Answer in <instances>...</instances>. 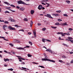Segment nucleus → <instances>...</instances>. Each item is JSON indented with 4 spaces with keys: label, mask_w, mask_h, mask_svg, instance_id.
Returning a JSON list of instances; mask_svg holds the SVG:
<instances>
[{
    "label": "nucleus",
    "mask_w": 73,
    "mask_h": 73,
    "mask_svg": "<svg viewBox=\"0 0 73 73\" xmlns=\"http://www.w3.org/2000/svg\"><path fill=\"white\" fill-rule=\"evenodd\" d=\"M42 42H43L45 43V40H46L45 39L42 38Z\"/></svg>",
    "instance_id": "nucleus-17"
},
{
    "label": "nucleus",
    "mask_w": 73,
    "mask_h": 73,
    "mask_svg": "<svg viewBox=\"0 0 73 73\" xmlns=\"http://www.w3.org/2000/svg\"><path fill=\"white\" fill-rule=\"evenodd\" d=\"M59 61L60 62H63V61H62V60H59Z\"/></svg>",
    "instance_id": "nucleus-40"
},
{
    "label": "nucleus",
    "mask_w": 73,
    "mask_h": 73,
    "mask_svg": "<svg viewBox=\"0 0 73 73\" xmlns=\"http://www.w3.org/2000/svg\"><path fill=\"white\" fill-rule=\"evenodd\" d=\"M58 21H62V20L60 19H58Z\"/></svg>",
    "instance_id": "nucleus-52"
},
{
    "label": "nucleus",
    "mask_w": 73,
    "mask_h": 73,
    "mask_svg": "<svg viewBox=\"0 0 73 73\" xmlns=\"http://www.w3.org/2000/svg\"><path fill=\"white\" fill-rule=\"evenodd\" d=\"M9 10L10 11H12V12H15V11H14L13 10H12L11 9H9Z\"/></svg>",
    "instance_id": "nucleus-49"
},
{
    "label": "nucleus",
    "mask_w": 73,
    "mask_h": 73,
    "mask_svg": "<svg viewBox=\"0 0 73 73\" xmlns=\"http://www.w3.org/2000/svg\"><path fill=\"white\" fill-rule=\"evenodd\" d=\"M66 2L68 3V4H69L70 3V1H66Z\"/></svg>",
    "instance_id": "nucleus-19"
},
{
    "label": "nucleus",
    "mask_w": 73,
    "mask_h": 73,
    "mask_svg": "<svg viewBox=\"0 0 73 73\" xmlns=\"http://www.w3.org/2000/svg\"><path fill=\"white\" fill-rule=\"evenodd\" d=\"M28 56V57H32V55H31L30 54H27Z\"/></svg>",
    "instance_id": "nucleus-23"
},
{
    "label": "nucleus",
    "mask_w": 73,
    "mask_h": 73,
    "mask_svg": "<svg viewBox=\"0 0 73 73\" xmlns=\"http://www.w3.org/2000/svg\"><path fill=\"white\" fill-rule=\"evenodd\" d=\"M23 20H24V21H28V19H27V18H24Z\"/></svg>",
    "instance_id": "nucleus-20"
},
{
    "label": "nucleus",
    "mask_w": 73,
    "mask_h": 73,
    "mask_svg": "<svg viewBox=\"0 0 73 73\" xmlns=\"http://www.w3.org/2000/svg\"><path fill=\"white\" fill-rule=\"evenodd\" d=\"M46 52H50L51 53H53V51H52V50L50 48H48L46 50Z\"/></svg>",
    "instance_id": "nucleus-4"
},
{
    "label": "nucleus",
    "mask_w": 73,
    "mask_h": 73,
    "mask_svg": "<svg viewBox=\"0 0 73 73\" xmlns=\"http://www.w3.org/2000/svg\"><path fill=\"white\" fill-rule=\"evenodd\" d=\"M19 31H22V32H24V30L23 29H21L19 30Z\"/></svg>",
    "instance_id": "nucleus-46"
},
{
    "label": "nucleus",
    "mask_w": 73,
    "mask_h": 73,
    "mask_svg": "<svg viewBox=\"0 0 73 73\" xmlns=\"http://www.w3.org/2000/svg\"><path fill=\"white\" fill-rule=\"evenodd\" d=\"M9 20H10V21H13V22H15L16 21L14 20V19H12V18H9Z\"/></svg>",
    "instance_id": "nucleus-7"
},
{
    "label": "nucleus",
    "mask_w": 73,
    "mask_h": 73,
    "mask_svg": "<svg viewBox=\"0 0 73 73\" xmlns=\"http://www.w3.org/2000/svg\"><path fill=\"white\" fill-rule=\"evenodd\" d=\"M21 59H19V60L20 62H22V60H21Z\"/></svg>",
    "instance_id": "nucleus-64"
},
{
    "label": "nucleus",
    "mask_w": 73,
    "mask_h": 73,
    "mask_svg": "<svg viewBox=\"0 0 73 73\" xmlns=\"http://www.w3.org/2000/svg\"><path fill=\"white\" fill-rule=\"evenodd\" d=\"M66 40H68V41H70L71 42H73V40H69V39H66Z\"/></svg>",
    "instance_id": "nucleus-18"
},
{
    "label": "nucleus",
    "mask_w": 73,
    "mask_h": 73,
    "mask_svg": "<svg viewBox=\"0 0 73 73\" xmlns=\"http://www.w3.org/2000/svg\"><path fill=\"white\" fill-rule=\"evenodd\" d=\"M22 69H27V70H29V69H28V68H24V67H22Z\"/></svg>",
    "instance_id": "nucleus-35"
},
{
    "label": "nucleus",
    "mask_w": 73,
    "mask_h": 73,
    "mask_svg": "<svg viewBox=\"0 0 73 73\" xmlns=\"http://www.w3.org/2000/svg\"><path fill=\"white\" fill-rule=\"evenodd\" d=\"M55 25H60V23H56L55 24Z\"/></svg>",
    "instance_id": "nucleus-25"
},
{
    "label": "nucleus",
    "mask_w": 73,
    "mask_h": 73,
    "mask_svg": "<svg viewBox=\"0 0 73 73\" xmlns=\"http://www.w3.org/2000/svg\"><path fill=\"white\" fill-rule=\"evenodd\" d=\"M33 33L34 35L35 38H36V32L35 31H34L33 32Z\"/></svg>",
    "instance_id": "nucleus-6"
},
{
    "label": "nucleus",
    "mask_w": 73,
    "mask_h": 73,
    "mask_svg": "<svg viewBox=\"0 0 73 73\" xmlns=\"http://www.w3.org/2000/svg\"><path fill=\"white\" fill-rule=\"evenodd\" d=\"M69 31H72L73 30V29L71 28H69Z\"/></svg>",
    "instance_id": "nucleus-47"
},
{
    "label": "nucleus",
    "mask_w": 73,
    "mask_h": 73,
    "mask_svg": "<svg viewBox=\"0 0 73 73\" xmlns=\"http://www.w3.org/2000/svg\"><path fill=\"white\" fill-rule=\"evenodd\" d=\"M66 65H69V63L67 62L66 63Z\"/></svg>",
    "instance_id": "nucleus-57"
},
{
    "label": "nucleus",
    "mask_w": 73,
    "mask_h": 73,
    "mask_svg": "<svg viewBox=\"0 0 73 73\" xmlns=\"http://www.w3.org/2000/svg\"><path fill=\"white\" fill-rule=\"evenodd\" d=\"M52 15H55V16H58V15L57 14H53Z\"/></svg>",
    "instance_id": "nucleus-43"
},
{
    "label": "nucleus",
    "mask_w": 73,
    "mask_h": 73,
    "mask_svg": "<svg viewBox=\"0 0 73 73\" xmlns=\"http://www.w3.org/2000/svg\"><path fill=\"white\" fill-rule=\"evenodd\" d=\"M32 25H33V22L32 21H31V24H30V27H32Z\"/></svg>",
    "instance_id": "nucleus-16"
},
{
    "label": "nucleus",
    "mask_w": 73,
    "mask_h": 73,
    "mask_svg": "<svg viewBox=\"0 0 73 73\" xmlns=\"http://www.w3.org/2000/svg\"><path fill=\"white\" fill-rule=\"evenodd\" d=\"M5 13H9V12L8 11H5Z\"/></svg>",
    "instance_id": "nucleus-31"
},
{
    "label": "nucleus",
    "mask_w": 73,
    "mask_h": 73,
    "mask_svg": "<svg viewBox=\"0 0 73 73\" xmlns=\"http://www.w3.org/2000/svg\"><path fill=\"white\" fill-rule=\"evenodd\" d=\"M44 55L45 57V58H46V55L45 54H44Z\"/></svg>",
    "instance_id": "nucleus-53"
},
{
    "label": "nucleus",
    "mask_w": 73,
    "mask_h": 73,
    "mask_svg": "<svg viewBox=\"0 0 73 73\" xmlns=\"http://www.w3.org/2000/svg\"><path fill=\"white\" fill-rule=\"evenodd\" d=\"M47 17L49 18H51V19H53V18L51 17V15L50 14H47Z\"/></svg>",
    "instance_id": "nucleus-8"
},
{
    "label": "nucleus",
    "mask_w": 73,
    "mask_h": 73,
    "mask_svg": "<svg viewBox=\"0 0 73 73\" xmlns=\"http://www.w3.org/2000/svg\"><path fill=\"white\" fill-rule=\"evenodd\" d=\"M21 65H25V63L24 62H23L21 63Z\"/></svg>",
    "instance_id": "nucleus-37"
},
{
    "label": "nucleus",
    "mask_w": 73,
    "mask_h": 73,
    "mask_svg": "<svg viewBox=\"0 0 73 73\" xmlns=\"http://www.w3.org/2000/svg\"><path fill=\"white\" fill-rule=\"evenodd\" d=\"M7 5H11V4L9 3H7Z\"/></svg>",
    "instance_id": "nucleus-56"
},
{
    "label": "nucleus",
    "mask_w": 73,
    "mask_h": 73,
    "mask_svg": "<svg viewBox=\"0 0 73 73\" xmlns=\"http://www.w3.org/2000/svg\"><path fill=\"white\" fill-rule=\"evenodd\" d=\"M17 49H19V50H24V48L22 47H19V48H17Z\"/></svg>",
    "instance_id": "nucleus-11"
},
{
    "label": "nucleus",
    "mask_w": 73,
    "mask_h": 73,
    "mask_svg": "<svg viewBox=\"0 0 73 73\" xmlns=\"http://www.w3.org/2000/svg\"><path fill=\"white\" fill-rule=\"evenodd\" d=\"M33 64H38V63H36L35 62H33Z\"/></svg>",
    "instance_id": "nucleus-55"
},
{
    "label": "nucleus",
    "mask_w": 73,
    "mask_h": 73,
    "mask_svg": "<svg viewBox=\"0 0 73 73\" xmlns=\"http://www.w3.org/2000/svg\"><path fill=\"white\" fill-rule=\"evenodd\" d=\"M62 26H65V25H68L66 23H64L62 24Z\"/></svg>",
    "instance_id": "nucleus-9"
},
{
    "label": "nucleus",
    "mask_w": 73,
    "mask_h": 73,
    "mask_svg": "<svg viewBox=\"0 0 73 73\" xmlns=\"http://www.w3.org/2000/svg\"><path fill=\"white\" fill-rule=\"evenodd\" d=\"M4 52H5L6 53H8L9 54V53H11L10 52H7V51L5 50L4 51Z\"/></svg>",
    "instance_id": "nucleus-32"
},
{
    "label": "nucleus",
    "mask_w": 73,
    "mask_h": 73,
    "mask_svg": "<svg viewBox=\"0 0 73 73\" xmlns=\"http://www.w3.org/2000/svg\"><path fill=\"white\" fill-rule=\"evenodd\" d=\"M11 7H12L13 8H15V6L13 5H10Z\"/></svg>",
    "instance_id": "nucleus-34"
},
{
    "label": "nucleus",
    "mask_w": 73,
    "mask_h": 73,
    "mask_svg": "<svg viewBox=\"0 0 73 73\" xmlns=\"http://www.w3.org/2000/svg\"><path fill=\"white\" fill-rule=\"evenodd\" d=\"M63 45H64V46H67V47L68 46H67V45H66V44H65L64 43L63 44Z\"/></svg>",
    "instance_id": "nucleus-51"
},
{
    "label": "nucleus",
    "mask_w": 73,
    "mask_h": 73,
    "mask_svg": "<svg viewBox=\"0 0 73 73\" xmlns=\"http://www.w3.org/2000/svg\"><path fill=\"white\" fill-rule=\"evenodd\" d=\"M51 27L52 28H53L54 29H56V28H57V27H56L51 26Z\"/></svg>",
    "instance_id": "nucleus-27"
},
{
    "label": "nucleus",
    "mask_w": 73,
    "mask_h": 73,
    "mask_svg": "<svg viewBox=\"0 0 73 73\" xmlns=\"http://www.w3.org/2000/svg\"><path fill=\"white\" fill-rule=\"evenodd\" d=\"M17 3H18V4H23V5H30L29 4H28L26 3H24V2L22 1L21 0L18 1H17Z\"/></svg>",
    "instance_id": "nucleus-1"
},
{
    "label": "nucleus",
    "mask_w": 73,
    "mask_h": 73,
    "mask_svg": "<svg viewBox=\"0 0 73 73\" xmlns=\"http://www.w3.org/2000/svg\"><path fill=\"white\" fill-rule=\"evenodd\" d=\"M29 47H30V46H26V48H29Z\"/></svg>",
    "instance_id": "nucleus-63"
},
{
    "label": "nucleus",
    "mask_w": 73,
    "mask_h": 73,
    "mask_svg": "<svg viewBox=\"0 0 73 73\" xmlns=\"http://www.w3.org/2000/svg\"><path fill=\"white\" fill-rule=\"evenodd\" d=\"M63 16H64L66 17L68 16V15H67V14H63Z\"/></svg>",
    "instance_id": "nucleus-28"
},
{
    "label": "nucleus",
    "mask_w": 73,
    "mask_h": 73,
    "mask_svg": "<svg viewBox=\"0 0 73 73\" xmlns=\"http://www.w3.org/2000/svg\"><path fill=\"white\" fill-rule=\"evenodd\" d=\"M34 12H35V11H34V10H32L31 11V14L32 15H33V14L34 13Z\"/></svg>",
    "instance_id": "nucleus-15"
},
{
    "label": "nucleus",
    "mask_w": 73,
    "mask_h": 73,
    "mask_svg": "<svg viewBox=\"0 0 73 73\" xmlns=\"http://www.w3.org/2000/svg\"><path fill=\"white\" fill-rule=\"evenodd\" d=\"M71 64H73V60H72L70 62Z\"/></svg>",
    "instance_id": "nucleus-50"
},
{
    "label": "nucleus",
    "mask_w": 73,
    "mask_h": 73,
    "mask_svg": "<svg viewBox=\"0 0 73 73\" xmlns=\"http://www.w3.org/2000/svg\"><path fill=\"white\" fill-rule=\"evenodd\" d=\"M16 8L17 9H20V7L19 6H17Z\"/></svg>",
    "instance_id": "nucleus-54"
},
{
    "label": "nucleus",
    "mask_w": 73,
    "mask_h": 73,
    "mask_svg": "<svg viewBox=\"0 0 73 73\" xmlns=\"http://www.w3.org/2000/svg\"><path fill=\"white\" fill-rule=\"evenodd\" d=\"M56 12H57V13H61V11L60 10L57 11H56Z\"/></svg>",
    "instance_id": "nucleus-26"
},
{
    "label": "nucleus",
    "mask_w": 73,
    "mask_h": 73,
    "mask_svg": "<svg viewBox=\"0 0 73 73\" xmlns=\"http://www.w3.org/2000/svg\"><path fill=\"white\" fill-rule=\"evenodd\" d=\"M48 1V0H45V1H42V2H43V1Z\"/></svg>",
    "instance_id": "nucleus-58"
},
{
    "label": "nucleus",
    "mask_w": 73,
    "mask_h": 73,
    "mask_svg": "<svg viewBox=\"0 0 73 73\" xmlns=\"http://www.w3.org/2000/svg\"><path fill=\"white\" fill-rule=\"evenodd\" d=\"M28 34L30 35H31L32 34V33H28Z\"/></svg>",
    "instance_id": "nucleus-59"
},
{
    "label": "nucleus",
    "mask_w": 73,
    "mask_h": 73,
    "mask_svg": "<svg viewBox=\"0 0 73 73\" xmlns=\"http://www.w3.org/2000/svg\"><path fill=\"white\" fill-rule=\"evenodd\" d=\"M41 25V23H38V25L40 26Z\"/></svg>",
    "instance_id": "nucleus-61"
},
{
    "label": "nucleus",
    "mask_w": 73,
    "mask_h": 73,
    "mask_svg": "<svg viewBox=\"0 0 73 73\" xmlns=\"http://www.w3.org/2000/svg\"><path fill=\"white\" fill-rule=\"evenodd\" d=\"M46 30V28H43L42 29V31H45Z\"/></svg>",
    "instance_id": "nucleus-41"
},
{
    "label": "nucleus",
    "mask_w": 73,
    "mask_h": 73,
    "mask_svg": "<svg viewBox=\"0 0 73 73\" xmlns=\"http://www.w3.org/2000/svg\"><path fill=\"white\" fill-rule=\"evenodd\" d=\"M16 42H17V43H20L21 42L19 40H16Z\"/></svg>",
    "instance_id": "nucleus-24"
},
{
    "label": "nucleus",
    "mask_w": 73,
    "mask_h": 73,
    "mask_svg": "<svg viewBox=\"0 0 73 73\" xmlns=\"http://www.w3.org/2000/svg\"><path fill=\"white\" fill-rule=\"evenodd\" d=\"M62 58H66V56H63L62 57Z\"/></svg>",
    "instance_id": "nucleus-38"
},
{
    "label": "nucleus",
    "mask_w": 73,
    "mask_h": 73,
    "mask_svg": "<svg viewBox=\"0 0 73 73\" xmlns=\"http://www.w3.org/2000/svg\"><path fill=\"white\" fill-rule=\"evenodd\" d=\"M15 27H17V28H18V27H20V26H18V25H15Z\"/></svg>",
    "instance_id": "nucleus-36"
},
{
    "label": "nucleus",
    "mask_w": 73,
    "mask_h": 73,
    "mask_svg": "<svg viewBox=\"0 0 73 73\" xmlns=\"http://www.w3.org/2000/svg\"><path fill=\"white\" fill-rule=\"evenodd\" d=\"M9 44L10 46H13V45L12 43H10Z\"/></svg>",
    "instance_id": "nucleus-42"
},
{
    "label": "nucleus",
    "mask_w": 73,
    "mask_h": 73,
    "mask_svg": "<svg viewBox=\"0 0 73 73\" xmlns=\"http://www.w3.org/2000/svg\"><path fill=\"white\" fill-rule=\"evenodd\" d=\"M8 29L10 30H12L13 31H16V29L14 27H12L11 26H9L8 27Z\"/></svg>",
    "instance_id": "nucleus-3"
},
{
    "label": "nucleus",
    "mask_w": 73,
    "mask_h": 73,
    "mask_svg": "<svg viewBox=\"0 0 73 73\" xmlns=\"http://www.w3.org/2000/svg\"><path fill=\"white\" fill-rule=\"evenodd\" d=\"M18 58L19 59V60H25V59L24 58Z\"/></svg>",
    "instance_id": "nucleus-22"
},
{
    "label": "nucleus",
    "mask_w": 73,
    "mask_h": 73,
    "mask_svg": "<svg viewBox=\"0 0 73 73\" xmlns=\"http://www.w3.org/2000/svg\"><path fill=\"white\" fill-rule=\"evenodd\" d=\"M66 35H70V34L69 33H68L67 34H66Z\"/></svg>",
    "instance_id": "nucleus-62"
},
{
    "label": "nucleus",
    "mask_w": 73,
    "mask_h": 73,
    "mask_svg": "<svg viewBox=\"0 0 73 73\" xmlns=\"http://www.w3.org/2000/svg\"><path fill=\"white\" fill-rule=\"evenodd\" d=\"M7 26L4 25L3 26V29L5 30H5H6L5 28H7Z\"/></svg>",
    "instance_id": "nucleus-12"
},
{
    "label": "nucleus",
    "mask_w": 73,
    "mask_h": 73,
    "mask_svg": "<svg viewBox=\"0 0 73 73\" xmlns=\"http://www.w3.org/2000/svg\"><path fill=\"white\" fill-rule=\"evenodd\" d=\"M39 67H40L41 68H45L44 67L42 66H39Z\"/></svg>",
    "instance_id": "nucleus-39"
},
{
    "label": "nucleus",
    "mask_w": 73,
    "mask_h": 73,
    "mask_svg": "<svg viewBox=\"0 0 73 73\" xmlns=\"http://www.w3.org/2000/svg\"><path fill=\"white\" fill-rule=\"evenodd\" d=\"M4 23H5V24H8L9 22L8 21H5Z\"/></svg>",
    "instance_id": "nucleus-33"
},
{
    "label": "nucleus",
    "mask_w": 73,
    "mask_h": 73,
    "mask_svg": "<svg viewBox=\"0 0 73 73\" xmlns=\"http://www.w3.org/2000/svg\"><path fill=\"white\" fill-rule=\"evenodd\" d=\"M46 40L48 41V42H51V40H48V39H46Z\"/></svg>",
    "instance_id": "nucleus-45"
},
{
    "label": "nucleus",
    "mask_w": 73,
    "mask_h": 73,
    "mask_svg": "<svg viewBox=\"0 0 73 73\" xmlns=\"http://www.w3.org/2000/svg\"><path fill=\"white\" fill-rule=\"evenodd\" d=\"M4 61L5 62H6V61H9V60L8 58H4Z\"/></svg>",
    "instance_id": "nucleus-13"
},
{
    "label": "nucleus",
    "mask_w": 73,
    "mask_h": 73,
    "mask_svg": "<svg viewBox=\"0 0 73 73\" xmlns=\"http://www.w3.org/2000/svg\"><path fill=\"white\" fill-rule=\"evenodd\" d=\"M8 70H10L11 71H13V69L12 68H10L8 69Z\"/></svg>",
    "instance_id": "nucleus-29"
},
{
    "label": "nucleus",
    "mask_w": 73,
    "mask_h": 73,
    "mask_svg": "<svg viewBox=\"0 0 73 73\" xmlns=\"http://www.w3.org/2000/svg\"><path fill=\"white\" fill-rule=\"evenodd\" d=\"M0 38H3L4 40H5V41H9L8 40H7L5 38V37H2V36H0Z\"/></svg>",
    "instance_id": "nucleus-10"
},
{
    "label": "nucleus",
    "mask_w": 73,
    "mask_h": 73,
    "mask_svg": "<svg viewBox=\"0 0 73 73\" xmlns=\"http://www.w3.org/2000/svg\"><path fill=\"white\" fill-rule=\"evenodd\" d=\"M20 10L23 11H24V10H25V8L24 7H21L20 8Z\"/></svg>",
    "instance_id": "nucleus-14"
},
{
    "label": "nucleus",
    "mask_w": 73,
    "mask_h": 73,
    "mask_svg": "<svg viewBox=\"0 0 73 73\" xmlns=\"http://www.w3.org/2000/svg\"><path fill=\"white\" fill-rule=\"evenodd\" d=\"M21 70H24L25 71L27 72V70H25V69H22L21 68Z\"/></svg>",
    "instance_id": "nucleus-44"
},
{
    "label": "nucleus",
    "mask_w": 73,
    "mask_h": 73,
    "mask_svg": "<svg viewBox=\"0 0 73 73\" xmlns=\"http://www.w3.org/2000/svg\"><path fill=\"white\" fill-rule=\"evenodd\" d=\"M42 60L43 61H50V62H55V61L50 59H49L47 58H42Z\"/></svg>",
    "instance_id": "nucleus-2"
},
{
    "label": "nucleus",
    "mask_w": 73,
    "mask_h": 73,
    "mask_svg": "<svg viewBox=\"0 0 73 73\" xmlns=\"http://www.w3.org/2000/svg\"><path fill=\"white\" fill-rule=\"evenodd\" d=\"M29 43L30 44H32V43L31 42V41H29Z\"/></svg>",
    "instance_id": "nucleus-60"
},
{
    "label": "nucleus",
    "mask_w": 73,
    "mask_h": 73,
    "mask_svg": "<svg viewBox=\"0 0 73 73\" xmlns=\"http://www.w3.org/2000/svg\"><path fill=\"white\" fill-rule=\"evenodd\" d=\"M66 33H64L63 34H62V37L64 36L65 35H66Z\"/></svg>",
    "instance_id": "nucleus-30"
},
{
    "label": "nucleus",
    "mask_w": 73,
    "mask_h": 73,
    "mask_svg": "<svg viewBox=\"0 0 73 73\" xmlns=\"http://www.w3.org/2000/svg\"><path fill=\"white\" fill-rule=\"evenodd\" d=\"M67 38H68V39H69V40H72V39H73V38L72 37H68Z\"/></svg>",
    "instance_id": "nucleus-21"
},
{
    "label": "nucleus",
    "mask_w": 73,
    "mask_h": 73,
    "mask_svg": "<svg viewBox=\"0 0 73 73\" xmlns=\"http://www.w3.org/2000/svg\"><path fill=\"white\" fill-rule=\"evenodd\" d=\"M6 8L9 10V9H10L11 8V7H6Z\"/></svg>",
    "instance_id": "nucleus-48"
},
{
    "label": "nucleus",
    "mask_w": 73,
    "mask_h": 73,
    "mask_svg": "<svg viewBox=\"0 0 73 73\" xmlns=\"http://www.w3.org/2000/svg\"><path fill=\"white\" fill-rule=\"evenodd\" d=\"M42 5H39V6L38 7V9L39 10H41V9H42Z\"/></svg>",
    "instance_id": "nucleus-5"
}]
</instances>
